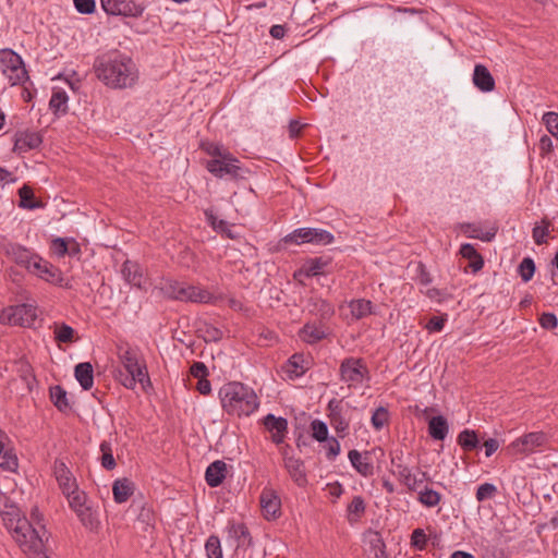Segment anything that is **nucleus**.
Returning <instances> with one entry per match:
<instances>
[{"label":"nucleus","mask_w":558,"mask_h":558,"mask_svg":"<svg viewBox=\"0 0 558 558\" xmlns=\"http://www.w3.org/2000/svg\"><path fill=\"white\" fill-rule=\"evenodd\" d=\"M312 426V432H313V437L317 440V441H325L327 440L328 438V427L327 425L319 421V420H315L312 422L311 424Z\"/></svg>","instance_id":"obj_52"},{"label":"nucleus","mask_w":558,"mask_h":558,"mask_svg":"<svg viewBox=\"0 0 558 558\" xmlns=\"http://www.w3.org/2000/svg\"><path fill=\"white\" fill-rule=\"evenodd\" d=\"M123 278L134 287L142 288L144 276L141 266L134 262L126 260L122 267Z\"/></svg>","instance_id":"obj_25"},{"label":"nucleus","mask_w":558,"mask_h":558,"mask_svg":"<svg viewBox=\"0 0 558 558\" xmlns=\"http://www.w3.org/2000/svg\"><path fill=\"white\" fill-rule=\"evenodd\" d=\"M31 272L35 274L47 282L59 287L71 288L69 280L63 277L61 270L40 257L36 258L35 263H33Z\"/></svg>","instance_id":"obj_9"},{"label":"nucleus","mask_w":558,"mask_h":558,"mask_svg":"<svg viewBox=\"0 0 558 558\" xmlns=\"http://www.w3.org/2000/svg\"><path fill=\"white\" fill-rule=\"evenodd\" d=\"M74 7L77 12L82 14H92L95 11V0H73Z\"/></svg>","instance_id":"obj_58"},{"label":"nucleus","mask_w":558,"mask_h":558,"mask_svg":"<svg viewBox=\"0 0 558 558\" xmlns=\"http://www.w3.org/2000/svg\"><path fill=\"white\" fill-rule=\"evenodd\" d=\"M417 280L422 286H428L432 282V277L422 263L417 265Z\"/></svg>","instance_id":"obj_64"},{"label":"nucleus","mask_w":558,"mask_h":558,"mask_svg":"<svg viewBox=\"0 0 558 558\" xmlns=\"http://www.w3.org/2000/svg\"><path fill=\"white\" fill-rule=\"evenodd\" d=\"M0 514L4 526L27 558H49L46 544L49 533L45 525L31 523L16 506L8 504L7 498L0 502Z\"/></svg>","instance_id":"obj_1"},{"label":"nucleus","mask_w":558,"mask_h":558,"mask_svg":"<svg viewBox=\"0 0 558 558\" xmlns=\"http://www.w3.org/2000/svg\"><path fill=\"white\" fill-rule=\"evenodd\" d=\"M445 322L446 318L444 317L433 316L426 324L425 328L430 332H438L442 330Z\"/></svg>","instance_id":"obj_62"},{"label":"nucleus","mask_w":558,"mask_h":558,"mask_svg":"<svg viewBox=\"0 0 558 558\" xmlns=\"http://www.w3.org/2000/svg\"><path fill=\"white\" fill-rule=\"evenodd\" d=\"M460 254L463 258H466L470 260L469 267L472 269L473 272H477L481 270L484 266L483 257L477 253L475 247L470 244L465 243L460 248Z\"/></svg>","instance_id":"obj_32"},{"label":"nucleus","mask_w":558,"mask_h":558,"mask_svg":"<svg viewBox=\"0 0 558 558\" xmlns=\"http://www.w3.org/2000/svg\"><path fill=\"white\" fill-rule=\"evenodd\" d=\"M43 143L41 135L34 131H23L15 134L14 151L26 153L39 147Z\"/></svg>","instance_id":"obj_15"},{"label":"nucleus","mask_w":558,"mask_h":558,"mask_svg":"<svg viewBox=\"0 0 558 558\" xmlns=\"http://www.w3.org/2000/svg\"><path fill=\"white\" fill-rule=\"evenodd\" d=\"M19 195H20V206L21 207H24V208H28V209H34V208H37L40 206L39 203H33L32 199L34 198V192L33 190L27 186V185H24L22 186L20 190H19Z\"/></svg>","instance_id":"obj_49"},{"label":"nucleus","mask_w":558,"mask_h":558,"mask_svg":"<svg viewBox=\"0 0 558 558\" xmlns=\"http://www.w3.org/2000/svg\"><path fill=\"white\" fill-rule=\"evenodd\" d=\"M327 263L322 258H313L304 264L300 274H304L306 277H315L324 274Z\"/></svg>","instance_id":"obj_38"},{"label":"nucleus","mask_w":558,"mask_h":558,"mask_svg":"<svg viewBox=\"0 0 558 558\" xmlns=\"http://www.w3.org/2000/svg\"><path fill=\"white\" fill-rule=\"evenodd\" d=\"M543 121L546 124L548 132L558 140V113L546 112L543 116Z\"/></svg>","instance_id":"obj_54"},{"label":"nucleus","mask_w":558,"mask_h":558,"mask_svg":"<svg viewBox=\"0 0 558 558\" xmlns=\"http://www.w3.org/2000/svg\"><path fill=\"white\" fill-rule=\"evenodd\" d=\"M68 242L62 238H57L52 241V248L59 257L68 254Z\"/></svg>","instance_id":"obj_63"},{"label":"nucleus","mask_w":558,"mask_h":558,"mask_svg":"<svg viewBox=\"0 0 558 558\" xmlns=\"http://www.w3.org/2000/svg\"><path fill=\"white\" fill-rule=\"evenodd\" d=\"M53 472L63 494L72 493V490L77 487L75 478L63 462L56 461Z\"/></svg>","instance_id":"obj_18"},{"label":"nucleus","mask_w":558,"mask_h":558,"mask_svg":"<svg viewBox=\"0 0 558 558\" xmlns=\"http://www.w3.org/2000/svg\"><path fill=\"white\" fill-rule=\"evenodd\" d=\"M205 150L208 155L215 157L214 159H222L225 155H230L229 151L223 149L221 146L209 143L205 146Z\"/></svg>","instance_id":"obj_61"},{"label":"nucleus","mask_w":558,"mask_h":558,"mask_svg":"<svg viewBox=\"0 0 558 558\" xmlns=\"http://www.w3.org/2000/svg\"><path fill=\"white\" fill-rule=\"evenodd\" d=\"M325 441L326 456L329 460H333L340 452V444L335 437L327 438Z\"/></svg>","instance_id":"obj_59"},{"label":"nucleus","mask_w":558,"mask_h":558,"mask_svg":"<svg viewBox=\"0 0 558 558\" xmlns=\"http://www.w3.org/2000/svg\"><path fill=\"white\" fill-rule=\"evenodd\" d=\"M538 323L542 328L553 330L557 327L558 319L554 313H543L538 318Z\"/></svg>","instance_id":"obj_56"},{"label":"nucleus","mask_w":558,"mask_h":558,"mask_svg":"<svg viewBox=\"0 0 558 558\" xmlns=\"http://www.w3.org/2000/svg\"><path fill=\"white\" fill-rule=\"evenodd\" d=\"M54 338L59 342L70 343L74 341V329L66 325L62 324L57 326L54 329Z\"/></svg>","instance_id":"obj_50"},{"label":"nucleus","mask_w":558,"mask_h":558,"mask_svg":"<svg viewBox=\"0 0 558 558\" xmlns=\"http://www.w3.org/2000/svg\"><path fill=\"white\" fill-rule=\"evenodd\" d=\"M205 216L207 222L211 226V228L222 233L225 236L229 239H238L240 235L239 233L234 232L233 225H230L228 221L218 219L211 210H205Z\"/></svg>","instance_id":"obj_24"},{"label":"nucleus","mask_w":558,"mask_h":558,"mask_svg":"<svg viewBox=\"0 0 558 558\" xmlns=\"http://www.w3.org/2000/svg\"><path fill=\"white\" fill-rule=\"evenodd\" d=\"M81 523L88 530L95 531L99 526V520L96 510L87 502L74 510Z\"/></svg>","instance_id":"obj_26"},{"label":"nucleus","mask_w":558,"mask_h":558,"mask_svg":"<svg viewBox=\"0 0 558 558\" xmlns=\"http://www.w3.org/2000/svg\"><path fill=\"white\" fill-rule=\"evenodd\" d=\"M372 558H388L386 555V545L378 533H372L369 537Z\"/></svg>","instance_id":"obj_42"},{"label":"nucleus","mask_w":558,"mask_h":558,"mask_svg":"<svg viewBox=\"0 0 558 558\" xmlns=\"http://www.w3.org/2000/svg\"><path fill=\"white\" fill-rule=\"evenodd\" d=\"M74 376L84 390L92 389L94 385V369L89 362L78 363L74 368Z\"/></svg>","instance_id":"obj_28"},{"label":"nucleus","mask_w":558,"mask_h":558,"mask_svg":"<svg viewBox=\"0 0 558 558\" xmlns=\"http://www.w3.org/2000/svg\"><path fill=\"white\" fill-rule=\"evenodd\" d=\"M533 240L536 244L541 245L546 243L548 235V226H535L532 231Z\"/></svg>","instance_id":"obj_60"},{"label":"nucleus","mask_w":558,"mask_h":558,"mask_svg":"<svg viewBox=\"0 0 558 558\" xmlns=\"http://www.w3.org/2000/svg\"><path fill=\"white\" fill-rule=\"evenodd\" d=\"M333 239V235L324 229L299 228L288 234L283 240L286 243H293L296 245L303 243H311L314 245H328L332 243Z\"/></svg>","instance_id":"obj_5"},{"label":"nucleus","mask_w":558,"mask_h":558,"mask_svg":"<svg viewBox=\"0 0 558 558\" xmlns=\"http://www.w3.org/2000/svg\"><path fill=\"white\" fill-rule=\"evenodd\" d=\"M5 253L12 260L24 266L29 271L33 267V263L38 258V256H33L29 251L17 244H8L5 246Z\"/></svg>","instance_id":"obj_19"},{"label":"nucleus","mask_w":558,"mask_h":558,"mask_svg":"<svg viewBox=\"0 0 558 558\" xmlns=\"http://www.w3.org/2000/svg\"><path fill=\"white\" fill-rule=\"evenodd\" d=\"M418 501L426 507H435L440 501V494L432 488H425L420 492Z\"/></svg>","instance_id":"obj_48"},{"label":"nucleus","mask_w":558,"mask_h":558,"mask_svg":"<svg viewBox=\"0 0 558 558\" xmlns=\"http://www.w3.org/2000/svg\"><path fill=\"white\" fill-rule=\"evenodd\" d=\"M264 425L271 433V439L275 444L283 442L288 432V421L286 418L268 414L264 418Z\"/></svg>","instance_id":"obj_16"},{"label":"nucleus","mask_w":558,"mask_h":558,"mask_svg":"<svg viewBox=\"0 0 558 558\" xmlns=\"http://www.w3.org/2000/svg\"><path fill=\"white\" fill-rule=\"evenodd\" d=\"M547 435L543 432L529 433L515 439L511 447L521 453L533 452L536 448L543 447L547 444Z\"/></svg>","instance_id":"obj_12"},{"label":"nucleus","mask_w":558,"mask_h":558,"mask_svg":"<svg viewBox=\"0 0 558 558\" xmlns=\"http://www.w3.org/2000/svg\"><path fill=\"white\" fill-rule=\"evenodd\" d=\"M207 558H223L221 543L218 536L210 535L205 543Z\"/></svg>","instance_id":"obj_43"},{"label":"nucleus","mask_w":558,"mask_h":558,"mask_svg":"<svg viewBox=\"0 0 558 558\" xmlns=\"http://www.w3.org/2000/svg\"><path fill=\"white\" fill-rule=\"evenodd\" d=\"M458 444L466 451L475 449L478 445L476 433L471 429L462 430L458 436Z\"/></svg>","instance_id":"obj_41"},{"label":"nucleus","mask_w":558,"mask_h":558,"mask_svg":"<svg viewBox=\"0 0 558 558\" xmlns=\"http://www.w3.org/2000/svg\"><path fill=\"white\" fill-rule=\"evenodd\" d=\"M219 398L222 409L239 417L251 415L259 405L255 391L239 381L225 384L219 389Z\"/></svg>","instance_id":"obj_2"},{"label":"nucleus","mask_w":558,"mask_h":558,"mask_svg":"<svg viewBox=\"0 0 558 558\" xmlns=\"http://www.w3.org/2000/svg\"><path fill=\"white\" fill-rule=\"evenodd\" d=\"M289 363L292 367L291 372L296 376L303 375L311 366V360L299 353L293 354Z\"/></svg>","instance_id":"obj_40"},{"label":"nucleus","mask_w":558,"mask_h":558,"mask_svg":"<svg viewBox=\"0 0 558 558\" xmlns=\"http://www.w3.org/2000/svg\"><path fill=\"white\" fill-rule=\"evenodd\" d=\"M135 485L134 483L126 478H118L113 482L112 493L113 499L117 504L125 502L134 493Z\"/></svg>","instance_id":"obj_22"},{"label":"nucleus","mask_w":558,"mask_h":558,"mask_svg":"<svg viewBox=\"0 0 558 558\" xmlns=\"http://www.w3.org/2000/svg\"><path fill=\"white\" fill-rule=\"evenodd\" d=\"M191 288L192 284H187L177 280H166L163 286L161 287L162 291L167 296L182 302H186V296L189 295Z\"/></svg>","instance_id":"obj_21"},{"label":"nucleus","mask_w":558,"mask_h":558,"mask_svg":"<svg viewBox=\"0 0 558 558\" xmlns=\"http://www.w3.org/2000/svg\"><path fill=\"white\" fill-rule=\"evenodd\" d=\"M449 432L447 420L442 415L433 416L428 422V433L435 440H444Z\"/></svg>","instance_id":"obj_31"},{"label":"nucleus","mask_w":558,"mask_h":558,"mask_svg":"<svg viewBox=\"0 0 558 558\" xmlns=\"http://www.w3.org/2000/svg\"><path fill=\"white\" fill-rule=\"evenodd\" d=\"M35 319L36 310L28 304L10 306L0 313V323L11 326H31Z\"/></svg>","instance_id":"obj_7"},{"label":"nucleus","mask_w":558,"mask_h":558,"mask_svg":"<svg viewBox=\"0 0 558 558\" xmlns=\"http://www.w3.org/2000/svg\"><path fill=\"white\" fill-rule=\"evenodd\" d=\"M101 8L109 15L140 16L144 8L133 0H100Z\"/></svg>","instance_id":"obj_10"},{"label":"nucleus","mask_w":558,"mask_h":558,"mask_svg":"<svg viewBox=\"0 0 558 558\" xmlns=\"http://www.w3.org/2000/svg\"><path fill=\"white\" fill-rule=\"evenodd\" d=\"M96 72L98 78L112 88L132 87L138 78L135 63L131 58L123 56L100 61Z\"/></svg>","instance_id":"obj_3"},{"label":"nucleus","mask_w":558,"mask_h":558,"mask_svg":"<svg viewBox=\"0 0 558 558\" xmlns=\"http://www.w3.org/2000/svg\"><path fill=\"white\" fill-rule=\"evenodd\" d=\"M349 307L354 318L361 319L372 314V302L364 299L353 300L350 302Z\"/></svg>","instance_id":"obj_36"},{"label":"nucleus","mask_w":558,"mask_h":558,"mask_svg":"<svg viewBox=\"0 0 558 558\" xmlns=\"http://www.w3.org/2000/svg\"><path fill=\"white\" fill-rule=\"evenodd\" d=\"M392 465L395 468L393 473L398 476V478L410 489L415 490L418 485L422 483V480H417L412 473L411 470L402 464L400 461L396 462L395 459L391 460Z\"/></svg>","instance_id":"obj_27"},{"label":"nucleus","mask_w":558,"mask_h":558,"mask_svg":"<svg viewBox=\"0 0 558 558\" xmlns=\"http://www.w3.org/2000/svg\"><path fill=\"white\" fill-rule=\"evenodd\" d=\"M519 275L523 282H529L535 272V264L531 257H525L522 259L518 267Z\"/></svg>","instance_id":"obj_46"},{"label":"nucleus","mask_w":558,"mask_h":558,"mask_svg":"<svg viewBox=\"0 0 558 558\" xmlns=\"http://www.w3.org/2000/svg\"><path fill=\"white\" fill-rule=\"evenodd\" d=\"M329 335V329L322 323H306L299 331L302 341L314 344L325 339Z\"/></svg>","instance_id":"obj_14"},{"label":"nucleus","mask_w":558,"mask_h":558,"mask_svg":"<svg viewBox=\"0 0 558 558\" xmlns=\"http://www.w3.org/2000/svg\"><path fill=\"white\" fill-rule=\"evenodd\" d=\"M51 400L60 411L69 409V402L66 398V391L60 386H56L51 389Z\"/></svg>","instance_id":"obj_47"},{"label":"nucleus","mask_w":558,"mask_h":558,"mask_svg":"<svg viewBox=\"0 0 558 558\" xmlns=\"http://www.w3.org/2000/svg\"><path fill=\"white\" fill-rule=\"evenodd\" d=\"M388 411L385 408H377L372 415V424L374 428L377 430L381 429L388 422Z\"/></svg>","instance_id":"obj_53"},{"label":"nucleus","mask_w":558,"mask_h":558,"mask_svg":"<svg viewBox=\"0 0 558 558\" xmlns=\"http://www.w3.org/2000/svg\"><path fill=\"white\" fill-rule=\"evenodd\" d=\"M22 61L21 56L12 49L7 48L0 50V63L2 65V70H10L17 64H22Z\"/></svg>","instance_id":"obj_39"},{"label":"nucleus","mask_w":558,"mask_h":558,"mask_svg":"<svg viewBox=\"0 0 558 558\" xmlns=\"http://www.w3.org/2000/svg\"><path fill=\"white\" fill-rule=\"evenodd\" d=\"M199 331L202 332L206 342L219 341L223 336V331L211 324H205L204 327L199 329Z\"/></svg>","instance_id":"obj_51"},{"label":"nucleus","mask_w":558,"mask_h":558,"mask_svg":"<svg viewBox=\"0 0 558 558\" xmlns=\"http://www.w3.org/2000/svg\"><path fill=\"white\" fill-rule=\"evenodd\" d=\"M0 468L14 471L17 468V457L13 452L9 437L0 429Z\"/></svg>","instance_id":"obj_17"},{"label":"nucleus","mask_w":558,"mask_h":558,"mask_svg":"<svg viewBox=\"0 0 558 558\" xmlns=\"http://www.w3.org/2000/svg\"><path fill=\"white\" fill-rule=\"evenodd\" d=\"M368 368L362 359L348 357L341 362L340 378L349 387L361 385L368 378Z\"/></svg>","instance_id":"obj_6"},{"label":"nucleus","mask_w":558,"mask_h":558,"mask_svg":"<svg viewBox=\"0 0 558 558\" xmlns=\"http://www.w3.org/2000/svg\"><path fill=\"white\" fill-rule=\"evenodd\" d=\"M283 464L291 478L299 485L304 486L307 483L304 463L301 459L289 456L287 450L282 451Z\"/></svg>","instance_id":"obj_13"},{"label":"nucleus","mask_w":558,"mask_h":558,"mask_svg":"<svg viewBox=\"0 0 558 558\" xmlns=\"http://www.w3.org/2000/svg\"><path fill=\"white\" fill-rule=\"evenodd\" d=\"M473 84L484 93L492 92L495 88V80L488 69L483 64L475 65Z\"/></svg>","instance_id":"obj_20"},{"label":"nucleus","mask_w":558,"mask_h":558,"mask_svg":"<svg viewBox=\"0 0 558 558\" xmlns=\"http://www.w3.org/2000/svg\"><path fill=\"white\" fill-rule=\"evenodd\" d=\"M216 301V298L211 292L207 289L202 288L199 286H193L190 289L189 295L186 296V302L193 303H202V304H210Z\"/></svg>","instance_id":"obj_34"},{"label":"nucleus","mask_w":558,"mask_h":558,"mask_svg":"<svg viewBox=\"0 0 558 558\" xmlns=\"http://www.w3.org/2000/svg\"><path fill=\"white\" fill-rule=\"evenodd\" d=\"M68 95L64 90H54L49 107L54 113H65L68 111Z\"/></svg>","instance_id":"obj_37"},{"label":"nucleus","mask_w":558,"mask_h":558,"mask_svg":"<svg viewBox=\"0 0 558 558\" xmlns=\"http://www.w3.org/2000/svg\"><path fill=\"white\" fill-rule=\"evenodd\" d=\"M427 543L426 535L422 529H415L411 535V545L417 549L425 548Z\"/></svg>","instance_id":"obj_57"},{"label":"nucleus","mask_w":558,"mask_h":558,"mask_svg":"<svg viewBox=\"0 0 558 558\" xmlns=\"http://www.w3.org/2000/svg\"><path fill=\"white\" fill-rule=\"evenodd\" d=\"M349 460L353 468L363 476H369L374 472V466L369 462L367 456H363L357 450L353 449L349 451Z\"/></svg>","instance_id":"obj_30"},{"label":"nucleus","mask_w":558,"mask_h":558,"mask_svg":"<svg viewBox=\"0 0 558 558\" xmlns=\"http://www.w3.org/2000/svg\"><path fill=\"white\" fill-rule=\"evenodd\" d=\"M496 490H497L496 486L490 483L482 484L477 488L476 499L478 501L489 499L495 495Z\"/></svg>","instance_id":"obj_55"},{"label":"nucleus","mask_w":558,"mask_h":558,"mask_svg":"<svg viewBox=\"0 0 558 558\" xmlns=\"http://www.w3.org/2000/svg\"><path fill=\"white\" fill-rule=\"evenodd\" d=\"M119 360L126 372L121 384L128 389H134L137 384L145 388L146 384H150L147 369L144 363L140 361V353L136 349L129 345L119 347Z\"/></svg>","instance_id":"obj_4"},{"label":"nucleus","mask_w":558,"mask_h":558,"mask_svg":"<svg viewBox=\"0 0 558 558\" xmlns=\"http://www.w3.org/2000/svg\"><path fill=\"white\" fill-rule=\"evenodd\" d=\"M229 534L236 542V549L247 548L252 545L253 539L245 524L233 523L229 527Z\"/></svg>","instance_id":"obj_29"},{"label":"nucleus","mask_w":558,"mask_h":558,"mask_svg":"<svg viewBox=\"0 0 558 558\" xmlns=\"http://www.w3.org/2000/svg\"><path fill=\"white\" fill-rule=\"evenodd\" d=\"M207 170L215 177L236 179L242 177V168L239 166V160L231 154L225 155L222 159H211L207 161Z\"/></svg>","instance_id":"obj_8"},{"label":"nucleus","mask_w":558,"mask_h":558,"mask_svg":"<svg viewBox=\"0 0 558 558\" xmlns=\"http://www.w3.org/2000/svg\"><path fill=\"white\" fill-rule=\"evenodd\" d=\"M101 451V466L106 470H113L117 466L116 459L112 454L111 444L109 441H102L100 444Z\"/></svg>","instance_id":"obj_44"},{"label":"nucleus","mask_w":558,"mask_h":558,"mask_svg":"<svg viewBox=\"0 0 558 558\" xmlns=\"http://www.w3.org/2000/svg\"><path fill=\"white\" fill-rule=\"evenodd\" d=\"M2 72L10 81L11 85L24 84L28 80V74L23 61L22 64H17L10 70H2Z\"/></svg>","instance_id":"obj_35"},{"label":"nucleus","mask_w":558,"mask_h":558,"mask_svg":"<svg viewBox=\"0 0 558 558\" xmlns=\"http://www.w3.org/2000/svg\"><path fill=\"white\" fill-rule=\"evenodd\" d=\"M226 472H227V464L223 461L217 460V461L210 463L207 466L206 472H205V478H206L207 484L210 487L219 486L226 477Z\"/></svg>","instance_id":"obj_23"},{"label":"nucleus","mask_w":558,"mask_h":558,"mask_svg":"<svg viewBox=\"0 0 558 558\" xmlns=\"http://www.w3.org/2000/svg\"><path fill=\"white\" fill-rule=\"evenodd\" d=\"M64 495L68 499L69 506L73 511L87 504V495L85 492L80 490L78 487L74 488L72 493H66Z\"/></svg>","instance_id":"obj_45"},{"label":"nucleus","mask_w":558,"mask_h":558,"mask_svg":"<svg viewBox=\"0 0 558 558\" xmlns=\"http://www.w3.org/2000/svg\"><path fill=\"white\" fill-rule=\"evenodd\" d=\"M263 515L266 520H276L281 515V500L272 488H264L259 496Z\"/></svg>","instance_id":"obj_11"},{"label":"nucleus","mask_w":558,"mask_h":558,"mask_svg":"<svg viewBox=\"0 0 558 558\" xmlns=\"http://www.w3.org/2000/svg\"><path fill=\"white\" fill-rule=\"evenodd\" d=\"M311 313L320 317V319L330 318L333 313V305L326 300L314 298L310 301Z\"/></svg>","instance_id":"obj_33"}]
</instances>
